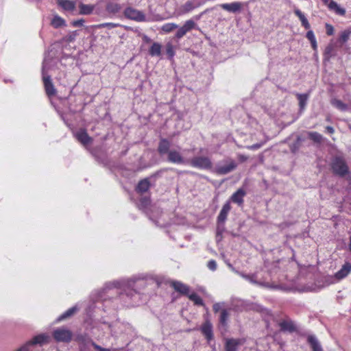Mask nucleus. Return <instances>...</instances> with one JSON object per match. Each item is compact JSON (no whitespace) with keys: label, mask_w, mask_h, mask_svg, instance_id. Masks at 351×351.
<instances>
[{"label":"nucleus","mask_w":351,"mask_h":351,"mask_svg":"<svg viewBox=\"0 0 351 351\" xmlns=\"http://www.w3.org/2000/svg\"><path fill=\"white\" fill-rule=\"evenodd\" d=\"M351 272V263L349 262L345 263L341 268L335 273L332 276H330V283H336L341 280L345 278Z\"/></svg>","instance_id":"f257e3e1"},{"label":"nucleus","mask_w":351,"mask_h":351,"mask_svg":"<svg viewBox=\"0 0 351 351\" xmlns=\"http://www.w3.org/2000/svg\"><path fill=\"white\" fill-rule=\"evenodd\" d=\"M189 162L192 167L202 169H208L212 167V162L208 157H195Z\"/></svg>","instance_id":"f03ea898"},{"label":"nucleus","mask_w":351,"mask_h":351,"mask_svg":"<svg viewBox=\"0 0 351 351\" xmlns=\"http://www.w3.org/2000/svg\"><path fill=\"white\" fill-rule=\"evenodd\" d=\"M45 69L46 62L45 61L43 66V80L46 93L49 97H51L56 95V90L51 81L50 77L46 74Z\"/></svg>","instance_id":"7ed1b4c3"},{"label":"nucleus","mask_w":351,"mask_h":351,"mask_svg":"<svg viewBox=\"0 0 351 351\" xmlns=\"http://www.w3.org/2000/svg\"><path fill=\"white\" fill-rule=\"evenodd\" d=\"M53 337L57 341L69 342L72 338V332L66 328H58L53 331Z\"/></svg>","instance_id":"20e7f679"},{"label":"nucleus","mask_w":351,"mask_h":351,"mask_svg":"<svg viewBox=\"0 0 351 351\" xmlns=\"http://www.w3.org/2000/svg\"><path fill=\"white\" fill-rule=\"evenodd\" d=\"M124 15L126 18L138 22L145 21V15L142 12L130 7L125 10Z\"/></svg>","instance_id":"39448f33"},{"label":"nucleus","mask_w":351,"mask_h":351,"mask_svg":"<svg viewBox=\"0 0 351 351\" xmlns=\"http://www.w3.org/2000/svg\"><path fill=\"white\" fill-rule=\"evenodd\" d=\"M48 341V337L45 335H39L34 337L31 341L22 346L16 351H29V347L32 345H43Z\"/></svg>","instance_id":"423d86ee"},{"label":"nucleus","mask_w":351,"mask_h":351,"mask_svg":"<svg viewBox=\"0 0 351 351\" xmlns=\"http://www.w3.org/2000/svg\"><path fill=\"white\" fill-rule=\"evenodd\" d=\"M332 169L335 173L341 176L345 175L348 172V167L345 161L341 158H336L332 162Z\"/></svg>","instance_id":"0eeeda50"},{"label":"nucleus","mask_w":351,"mask_h":351,"mask_svg":"<svg viewBox=\"0 0 351 351\" xmlns=\"http://www.w3.org/2000/svg\"><path fill=\"white\" fill-rule=\"evenodd\" d=\"M220 7L231 13L240 12L242 10L243 3L239 1H234L230 3H223L220 5Z\"/></svg>","instance_id":"6e6552de"},{"label":"nucleus","mask_w":351,"mask_h":351,"mask_svg":"<svg viewBox=\"0 0 351 351\" xmlns=\"http://www.w3.org/2000/svg\"><path fill=\"white\" fill-rule=\"evenodd\" d=\"M236 167V162L233 160H230L226 164L218 165L217 171L219 174H227L233 171Z\"/></svg>","instance_id":"1a4fd4ad"},{"label":"nucleus","mask_w":351,"mask_h":351,"mask_svg":"<svg viewBox=\"0 0 351 351\" xmlns=\"http://www.w3.org/2000/svg\"><path fill=\"white\" fill-rule=\"evenodd\" d=\"M58 5L64 11L73 12L76 7L75 1L71 0H57Z\"/></svg>","instance_id":"9d476101"},{"label":"nucleus","mask_w":351,"mask_h":351,"mask_svg":"<svg viewBox=\"0 0 351 351\" xmlns=\"http://www.w3.org/2000/svg\"><path fill=\"white\" fill-rule=\"evenodd\" d=\"M75 138L84 145H88L91 143L92 138L87 134L84 130H80L75 134Z\"/></svg>","instance_id":"9b49d317"},{"label":"nucleus","mask_w":351,"mask_h":351,"mask_svg":"<svg viewBox=\"0 0 351 351\" xmlns=\"http://www.w3.org/2000/svg\"><path fill=\"white\" fill-rule=\"evenodd\" d=\"M242 341L240 339H228L226 340V351H236L237 347L241 345Z\"/></svg>","instance_id":"f8f14e48"},{"label":"nucleus","mask_w":351,"mask_h":351,"mask_svg":"<svg viewBox=\"0 0 351 351\" xmlns=\"http://www.w3.org/2000/svg\"><path fill=\"white\" fill-rule=\"evenodd\" d=\"M197 5H195L192 1H187L186 3L182 5L178 11V15L185 14L188 12H191L193 9L197 8Z\"/></svg>","instance_id":"ddd939ff"},{"label":"nucleus","mask_w":351,"mask_h":351,"mask_svg":"<svg viewBox=\"0 0 351 351\" xmlns=\"http://www.w3.org/2000/svg\"><path fill=\"white\" fill-rule=\"evenodd\" d=\"M201 330L208 341H210L213 339L212 325L210 322L206 321L202 325Z\"/></svg>","instance_id":"4468645a"},{"label":"nucleus","mask_w":351,"mask_h":351,"mask_svg":"<svg viewBox=\"0 0 351 351\" xmlns=\"http://www.w3.org/2000/svg\"><path fill=\"white\" fill-rule=\"evenodd\" d=\"M245 195V192L243 189H239L231 197V200L238 204L239 205H241L243 204V197Z\"/></svg>","instance_id":"2eb2a0df"},{"label":"nucleus","mask_w":351,"mask_h":351,"mask_svg":"<svg viewBox=\"0 0 351 351\" xmlns=\"http://www.w3.org/2000/svg\"><path fill=\"white\" fill-rule=\"evenodd\" d=\"M168 159L170 162L173 163H182L184 161L180 152L176 150H171L169 152Z\"/></svg>","instance_id":"dca6fc26"},{"label":"nucleus","mask_w":351,"mask_h":351,"mask_svg":"<svg viewBox=\"0 0 351 351\" xmlns=\"http://www.w3.org/2000/svg\"><path fill=\"white\" fill-rule=\"evenodd\" d=\"M51 25L54 28H60L62 27H65L66 25L65 20L58 16V14L53 15L51 21Z\"/></svg>","instance_id":"f3484780"},{"label":"nucleus","mask_w":351,"mask_h":351,"mask_svg":"<svg viewBox=\"0 0 351 351\" xmlns=\"http://www.w3.org/2000/svg\"><path fill=\"white\" fill-rule=\"evenodd\" d=\"M95 6L91 4H84L80 3L79 4L80 14L83 15H88L93 13Z\"/></svg>","instance_id":"a211bd4d"},{"label":"nucleus","mask_w":351,"mask_h":351,"mask_svg":"<svg viewBox=\"0 0 351 351\" xmlns=\"http://www.w3.org/2000/svg\"><path fill=\"white\" fill-rule=\"evenodd\" d=\"M231 209L230 202L225 204L218 216V221L219 223H223L226 219L227 215Z\"/></svg>","instance_id":"6ab92c4d"},{"label":"nucleus","mask_w":351,"mask_h":351,"mask_svg":"<svg viewBox=\"0 0 351 351\" xmlns=\"http://www.w3.org/2000/svg\"><path fill=\"white\" fill-rule=\"evenodd\" d=\"M172 287L175 290L179 291L183 294H189V289L186 285L182 284L180 282H173L171 283Z\"/></svg>","instance_id":"aec40b11"},{"label":"nucleus","mask_w":351,"mask_h":351,"mask_svg":"<svg viewBox=\"0 0 351 351\" xmlns=\"http://www.w3.org/2000/svg\"><path fill=\"white\" fill-rule=\"evenodd\" d=\"M77 306H73L68 309L66 311H65L63 314H62L60 316L58 317V321L60 322L64 319H68L72 315H73L77 311H78Z\"/></svg>","instance_id":"412c9836"},{"label":"nucleus","mask_w":351,"mask_h":351,"mask_svg":"<svg viewBox=\"0 0 351 351\" xmlns=\"http://www.w3.org/2000/svg\"><path fill=\"white\" fill-rule=\"evenodd\" d=\"M328 7L330 10H333L337 14L343 16L346 14L345 9L341 8L335 1H330L328 3Z\"/></svg>","instance_id":"4be33fe9"},{"label":"nucleus","mask_w":351,"mask_h":351,"mask_svg":"<svg viewBox=\"0 0 351 351\" xmlns=\"http://www.w3.org/2000/svg\"><path fill=\"white\" fill-rule=\"evenodd\" d=\"M294 13L300 20L302 25L304 26L305 29H310V24L304 14L298 9H295Z\"/></svg>","instance_id":"5701e85b"},{"label":"nucleus","mask_w":351,"mask_h":351,"mask_svg":"<svg viewBox=\"0 0 351 351\" xmlns=\"http://www.w3.org/2000/svg\"><path fill=\"white\" fill-rule=\"evenodd\" d=\"M162 46L158 43H154L149 49V54L152 56H160L161 55Z\"/></svg>","instance_id":"b1692460"},{"label":"nucleus","mask_w":351,"mask_h":351,"mask_svg":"<svg viewBox=\"0 0 351 351\" xmlns=\"http://www.w3.org/2000/svg\"><path fill=\"white\" fill-rule=\"evenodd\" d=\"M298 99L299 101V105L301 109H304L306 106V101L308 98V95L307 94H298L297 95Z\"/></svg>","instance_id":"393cba45"},{"label":"nucleus","mask_w":351,"mask_h":351,"mask_svg":"<svg viewBox=\"0 0 351 351\" xmlns=\"http://www.w3.org/2000/svg\"><path fill=\"white\" fill-rule=\"evenodd\" d=\"M149 187V182L147 180L141 181L137 186V191L141 193L145 192Z\"/></svg>","instance_id":"a878e982"},{"label":"nucleus","mask_w":351,"mask_h":351,"mask_svg":"<svg viewBox=\"0 0 351 351\" xmlns=\"http://www.w3.org/2000/svg\"><path fill=\"white\" fill-rule=\"evenodd\" d=\"M177 27H178V25H176V23H168L164 24L161 27V30H162L165 33H169Z\"/></svg>","instance_id":"bb28decb"},{"label":"nucleus","mask_w":351,"mask_h":351,"mask_svg":"<svg viewBox=\"0 0 351 351\" xmlns=\"http://www.w3.org/2000/svg\"><path fill=\"white\" fill-rule=\"evenodd\" d=\"M308 341L314 351H321V347L319 345L317 339L314 337H309L308 338Z\"/></svg>","instance_id":"cd10ccee"},{"label":"nucleus","mask_w":351,"mask_h":351,"mask_svg":"<svg viewBox=\"0 0 351 351\" xmlns=\"http://www.w3.org/2000/svg\"><path fill=\"white\" fill-rule=\"evenodd\" d=\"M169 148V143L167 140H162L160 143L158 149L162 154L166 153Z\"/></svg>","instance_id":"c85d7f7f"},{"label":"nucleus","mask_w":351,"mask_h":351,"mask_svg":"<svg viewBox=\"0 0 351 351\" xmlns=\"http://www.w3.org/2000/svg\"><path fill=\"white\" fill-rule=\"evenodd\" d=\"M239 274L242 278L248 280L252 284H258V281L256 280V276L254 274L247 275L242 273H240Z\"/></svg>","instance_id":"c756f323"},{"label":"nucleus","mask_w":351,"mask_h":351,"mask_svg":"<svg viewBox=\"0 0 351 351\" xmlns=\"http://www.w3.org/2000/svg\"><path fill=\"white\" fill-rule=\"evenodd\" d=\"M195 26L196 24L193 20L186 21L182 25L183 28L186 31V32H189V31L195 28Z\"/></svg>","instance_id":"7c9ffc66"},{"label":"nucleus","mask_w":351,"mask_h":351,"mask_svg":"<svg viewBox=\"0 0 351 351\" xmlns=\"http://www.w3.org/2000/svg\"><path fill=\"white\" fill-rule=\"evenodd\" d=\"M189 299L193 301L195 304L202 305V299L195 293L188 294Z\"/></svg>","instance_id":"2f4dec72"},{"label":"nucleus","mask_w":351,"mask_h":351,"mask_svg":"<svg viewBox=\"0 0 351 351\" xmlns=\"http://www.w3.org/2000/svg\"><path fill=\"white\" fill-rule=\"evenodd\" d=\"M119 25L117 23H101L99 25H95L93 27L96 28H103V27H108L109 29H112L114 27H118Z\"/></svg>","instance_id":"473e14b6"},{"label":"nucleus","mask_w":351,"mask_h":351,"mask_svg":"<svg viewBox=\"0 0 351 351\" xmlns=\"http://www.w3.org/2000/svg\"><path fill=\"white\" fill-rule=\"evenodd\" d=\"M350 34H351L350 30L343 31L340 34L339 40L342 43L347 42L350 38Z\"/></svg>","instance_id":"72a5a7b5"},{"label":"nucleus","mask_w":351,"mask_h":351,"mask_svg":"<svg viewBox=\"0 0 351 351\" xmlns=\"http://www.w3.org/2000/svg\"><path fill=\"white\" fill-rule=\"evenodd\" d=\"M308 135L310 138L316 143H320L322 140V136L317 132H310Z\"/></svg>","instance_id":"f704fd0d"},{"label":"nucleus","mask_w":351,"mask_h":351,"mask_svg":"<svg viewBox=\"0 0 351 351\" xmlns=\"http://www.w3.org/2000/svg\"><path fill=\"white\" fill-rule=\"evenodd\" d=\"M332 104L336 107L337 108L341 110H345L346 109V106L342 103L340 100L333 99L332 101Z\"/></svg>","instance_id":"c9c22d12"},{"label":"nucleus","mask_w":351,"mask_h":351,"mask_svg":"<svg viewBox=\"0 0 351 351\" xmlns=\"http://www.w3.org/2000/svg\"><path fill=\"white\" fill-rule=\"evenodd\" d=\"M166 51L170 58H172L175 55L173 47L171 43L167 45Z\"/></svg>","instance_id":"e433bc0d"},{"label":"nucleus","mask_w":351,"mask_h":351,"mask_svg":"<svg viewBox=\"0 0 351 351\" xmlns=\"http://www.w3.org/2000/svg\"><path fill=\"white\" fill-rule=\"evenodd\" d=\"M228 317V313L226 310H222L220 315V323L223 325L226 324V321Z\"/></svg>","instance_id":"4c0bfd02"},{"label":"nucleus","mask_w":351,"mask_h":351,"mask_svg":"<svg viewBox=\"0 0 351 351\" xmlns=\"http://www.w3.org/2000/svg\"><path fill=\"white\" fill-rule=\"evenodd\" d=\"M77 35H78V33L77 31L71 32L66 36V40L69 42H73L75 40Z\"/></svg>","instance_id":"58836bf2"},{"label":"nucleus","mask_w":351,"mask_h":351,"mask_svg":"<svg viewBox=\"0 0 351 351\" xmlns=\"http://www.w3.org/2000/svg\"><path fill=\"white\" fill-rule=\"evenodd\" d=\"M88 344L92 346L97 351H110L108 349L103 348L101 346L97 345L90 339L88 340Z\"/></svg>","instance_id":"ea45409f"},{"label":"nucleus","mask_w":351,"mask_h":351,"mask_svg":"<svg viewBox=\"0 0 351 351\" xmlns=\"http://www.w3.org/2000/svg\"><path fill=\"white\" fill-rule=\"evenodd\" d=\"M186 33H187L186 31L182 26L181 27L179 28V29L176 32V37L177 38L180 39V38H182Z\"/></svg>","instance_id":"a19ab883"},{"label":"nucleus","mask_w":351,"mask_h":351,"mask_svg":"<svg viewBox=\"0 0 351 351\" xmlns=\"http://www.w3.org/2000/svg\"><path fill=\"white\" fill-rule=\"evenodd\" d=\"M84 22L85 21L84 19H79V20L72 21L71 25L73 27H81V26L84 25Z\"/></svg>","instance_id":"79ce46f5"},{"label":"nucleus","mask_w":351,"mask_h":351,"mask_svg":"<svg viewBox=\"0 0 351 351\" xmlns=\"http://www.w3.org/2000/svg\"><path fill=\"white\" fill-rule=\"evenodd\" d=\"M223 303H215L213 305V311H215V313H217L219 311H222V310H223Z\"/></svg>","instance_id":"37998d69"},{"label":"nucleus","mask_w":351,"mask_h":351,"mask_svg":"<svg viewBox=\"0 0 351 351\" xmlns=\"http://www.w3.org/2000/svg\"><path fill=\"white\" fill-rule=\"evenodd\" d=\"M207 266L209 268V269L215 271L217 269V263L215 261L211 260L208 263Z\"/></svg>","instance_id":"c03bdc74"},{"label":"nucleus","mask_w":351,"mask_h":351,"mask_svg":"<svg viewBox=\"0 0 351 351\" xmlns=\"http://www.w3.org/2000/svg\"><path fill=\"white\" fill-rule=\"evenodd\" d=\"M326 34L328 35H332L334 34V28L331 25L326 23Z\"/></svg>","instance_id":"a18cd8bd"},{"label":"nucleus","mask_w":351,"mask_h":351,"mask_svg":"<svg viewBox=\"0 0 351 351\" xmlns=\"http://www.w3.org/2000/svg\"><path fill=\"white\" fill-rule=\"evenodd\" d=\"M306 38L310 40V42L315 40V35H314V33L313 31L311 30H309L307 33H306Z\"/></svg>","instance_id":"49530a36"},{"label":"nucleus","mask_w":351,"mask_h":351,"mask_svg":"<svg viewBox=\"0 0 351 351\" xmlns=\"http://www.w3.org/2000/svg\"><path fill=\"white\" fill-rule=\"evenodd\" d=\"M289 324L287 323V322H283L281 324V326L283 329H285V330H291V327H289Z\"/></svg>","instance_id":"de8ad7c7"},{"label":"nucleus","mask_w":351,"mask_h":351,"mask_svg":"<svg viewBox=\"0 0 351 351\" xmlns=\"http://www.w3.org/2000/svg\"><path fill=\"white\" fill-rule=\"evenodd\" d=\"M326 131H327L328 133H330V134H332V133L334 132V129H333V128H332V127H331V126H327V127L326 128Z\"/></svg>","instance_id":"09e8293b"},{"label":"nucleus","mask_w":351,"mask_h":351,"mask_svg":"<svg viewBox=\"0 0 351 351\" xmlns=\"http://www.w3.org/2000/svg\"><path fill=\"white\" fill-rule=\"evenodd\" d=\"M311 45H312V47L313 48V49L315 50L317 49V41H316V39L313 40V41H311Z\"/></svg>","instance_id":"8fccbe9b"},{"label":"nucleus","mask_w":351,"mask_h":351,"mask_svg":"<svg viewBox=\"0 0 351 351\" xmlns=\"http://www.w3.org/2000/svg\"><path fill=\"white\" fill-rule=\"evenodd\" d=\"M260 147H261L260 145L255 144V145H253L250 146V148L252 149H258Z\"/></svg>","instance_id":"3c124183"},{"label":"nucleus","mask_w":351,"mask_h":351,"mask_svg":"<svg viewBox=\"0 0 351 351\" xmlns=\"http://www.w3.org/2000/svg\"><path fill=\"white\" fill-rule=\"evenodd\" d=\"M135 281L134 280H128L127 283L129 287H132L134 285Z\"/></svg>","instance_id":"603ef678"},{"label":"nucleus","mask_w":351,"mask_h":351,"mask_svg":"<svg viewBox=\"0 0 351 351\" xmlns=\"http://www.w3.org/2000/svg\"><path fill=\"white\" fill-rule=\"evenodd\" d=\"M120 9L118 5H114V8L112 10V12H117Z\"/></svg>","instance_id":"864d4df0"},{"label":"nucleus","mask_w":351,"mask_h":351,"mask_svg":"<svg viewBox=\"0 0 351 351\" xmlns=\"http://www.w3.org/2000/svg\"><path fill=\"white\" fill-rule=\"evenodd\" d=\"M148 202H149V201H148V199H144V200L143 201V204L144 206H147V204H148Z\"/></svg>","instance_id":"5fc2aeb1"},{"label":"nucleus","mask_w":351,"mask_h":351,"mask_svg":"<svg viewBox=\"0 0 351 351\" xmlns=\"http://www.w3.org/2000/svg\"><path fill=\"white\" fill-rule=\"evenodd\" d=\"M324 3H327L328 5V3L330 1V0H322Z\"/></svg>","instance_id":"6e6d98bb"},{"label":"nucleus","mask_w":351,"mask_h":351,"mask_svg":"<svg viewBox=\"0 0 351 351\" xmlns=\"http://www.w3.org/2000/svg\"><path fill=\"white\" fill-rule=\"evenodd\" d=\"M228 266H229V267H230V268H231V269H232V270L234 271V269L233 268V267L232 266V265L228 264Z\"/></svg>","instance_id":"4d7b16f0"},{"label":"nucleus","mask_w":351,"mask_h":351,"mask_svg":"<svg viewBox=\"0 0 351 351\" xmlns=\"http://www.w3.org/2000/svg\"><path fill=\"white\" fill-rule=\"evenodd\" d=\"M350 249L351 250V237H350Z\"/></svg>","instance_id":"13d9d810"},{"label":"nucleus","mask_w":351,"mask_h":351,"mask_svg":"<svg viewBox=\"0 0 351 351\" xmlns=\"http://www.w3.org/2000/svg\"><path fill=\"white\" fill-rule=\"evenodd\" d=\"M349 128H350V130H351V125H349Z\"/></svg>","instance_id":"bf43d9fd"}]
</instances>
